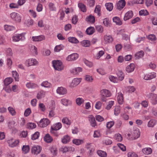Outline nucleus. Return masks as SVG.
I'll return each mask as SVG.
<instances>
[{
    "instance_id": "obj_1",
    "label": "nucleus",
    "mask_w": 157,
    "mask_h": 157,
    "mask_svg": "<svg viewBox=\"0 0 157 157\" xmlns=\"http://www.w3.org/2000/svg\"><path fill=\"white\" fill-rule=\"evenodd\" d=\"M52 66L56 70L60 71L64 69V66L62 62L59 60H54L52 61Z\"/></svg>"
},
{
    "instance_id": "obj_2",
    "label": "nucleus",
    "mask_w": 157,
    "mask_h": 157,
    "mask_svg": "<svg viewBox=\"0 0 157 157\" xmlns=\"http://www.w3.org/2000/svg\"><path fill=\"white\" fill-rule=\"evenodd\" d=\"M25 33H22L17 34L12 37V40L14 42H18L20 40H23L25 39Z\"/></svg>"
},
{
    "instance_id": "obj_3",
    "label": "nucleus",
    "mask_w": 157,
    "mask_h": 157,
    "mask_svg": "<svg viewBox=\"0 0 157 157\" xmlns=\"http://www.w3.org/2000/svg\"><path fill=\"white\" fill-rule=\"evenodd\" d=\"M25 64L28 67L32 66H36L38 64V61L35 59H29L26 60Z\"/></svg>"
},
{
    "instance_id": "obj_4",
    "label": "nucleus",
    "mask_w": 157,
    "mask_h": 157,
    "mask_svg": "<svg viewBox=\"0 0 157 157\" xmlns=\"http://www.w3.org/2000/svg\"><path fill=\"white\" fill-rule=\"evenodd\" d=\"M7 142L10 147H13L17 146L19 143V140L18 139L15 140L11 138L8 140Z\"/></svg>"
},
{
    "instance_id": "obj_5",
    "label": "nucleus",
    "mask_w": 157,
    "mask_h": 157,
    "mask_svg": "<svg viewBox=\"0 0 157 157\" xmlns=\"http://www.w3.org/2000/svg\"><path fill=\"white\" fill-rule=\"evenodd\" d=\"M10 16L12 19L18 22H20L21 20V17L18 13L13 12L10 14Z\"/></svg>"
},
{
    "instance_id": "obj_6",
    "label": "nucleus",
    "mask_w": 157,
    "mask_h": 157,
    "mask_svg": "<svg viewBox=\"0 0 157 157\" xmlns=\"http://www.w3.org/2000/svg\"><path fill=\"white\" fill-rule=\"evenodd\" d=\"M147 96L151 100L153 104L155 105L157 104V95L156 94L150 93L147 94Z\"/></svg>"
},
{
    "instance_id": "obj_7",
    "label": "nucleus",
    "mask_w": 157,
    "mask_h": 157,
    "mask_svg": "<svg viewBox=\"0 0 157 157\" xmlns=\"http://www.w3.org/2000/svg\"><path fill=\"white\" fill-rule=\"evenodd\" d=\"M41 147L39 146H33L31 148V152L32 154L37 155L39 154L41 151Z\"/></svg>"
},
{
    "instance_id": "obj_8",
    "label": "nucleus",
    "mask_w": 157,
    "mask_h": 157,
    "mask_svg": "<svg viewBox=\"0 0 157 157\" xmlns=\"http://www.w3.org/2000/svg\"><path fill=\"white\" fill-rule=\"evenodd\" d=\"M50 122V121L47 118H43L40 121L39 125L41 127H45L47 126Z\"/></svg>"
},
{
    "instance_id": "obj_9",
    "label": "nucleus",
    "mask_w": 157,
    "mask_h": 157,
    "mask_svg": "<svg viewBox=\"0 0 157 157\" xmlns=\"http://www.w3.org/2000/svg\"><path fill=\"white\" fill-rule=\"evenodd\" d=\"M78 57V55L76 53H74L69 55L66 58L67 61H72L76 60Z\"/></svg>"
},
{
    "instance_id": "obj_10",
    "label": "nucleus",
    "mask_w": 157,
    "mask_h": 157,
    "mask_svg": "<svg viewBox=\"0 0 157 157\" xmlns=\"http://www.w3.org/2000/svg\"><path fill=\"white\" fill-rule=\"evenodd\" d=\"M126 2L124 0H120L117 4V8L119 10H122L125 6Z\"/></svg>"
},
{
    "instance_id": "obj_11",
    "label": "nucleus",
    "mask_w": 157,
    "mask_h": 157,
    "mask_svg": "<svg viewBox=\"0 0 157 157\" xmlns=\"http://www.w3.org/2000/svg\"><path fill=\"white\" fill-rule=\"evenodd\" d=\"M156 73L154 72L149 73L145 75L144 77V79L145 80H150L156 77Z\"/></svg>"
},
{
    "instance_id": "obj_12",
    "label": "nucleus",
    "mask_w": 157,
    "mask_h": 157,
    "mask_svg": "<svg viewBox=\"0 0 157 157\" xmlns=\"http://www.w3.org/2000/svg\"><path fill=\"white\" fill-rule=\"evenodd\" d=\"M82 71V68L81 67H78L72 69L70 70L71 73L74 75H78L79 73Z\"/></svg>"
},
{
    "instance_id": "obj_13",
    "label": "nucleus",
    "mask_w": 157,
    "mask_h": 157,
    "mask_svg": "<svg viewBox=\"0 0 157 157\" xmlns=\"http://www.w3.org/2000/svg\"><path fill=\"white\" fill-rule=\"evenodd\" d=\"M57 93L59 95H64L67 94V90L65 88L63 87H58L56 90Z\"/></svg>"
},
{
    "instance_id": "obj_14",
    "label": "nucleus",
    "mask_w": 157,
    "mask_h": 157,
    "mask_svg": "<svg viewBox=\"0 0 157 157\" xmlns=\"http://www.w3.org/2000/svg\"><path fill=\"white\" fill-rule=\"evenodd\" d=\"M32 39L34 41L39 42L45 40V37L44 36L41 35L39 36H33Z\"/></svg>"
},
{
    "instance_id": "obj_15",
    "label": "nucleus",
    "mask_w": 157,
    "mask_h": 157,
    "mask_svg": "<svg viewBox=\"0 0 157 157\" xmlns=\"http://www.w3.org/2000/svg\"><path fill=\"white\" fill-rule=\"evenodd\" d=\"M133 16L132 12V11H129L125 14L124 20L125 21H127L132 18Z\"/></svg>"
},
{
    "instance_id": "obj_16",
    "label": "nucleus",
    "mask_w": 157,
    "mask_h": 157,
    "mask_svg": "<svg viewBox=\"0 0 157 157\" xmlns=\"http://www.w3.org/2000/svg\"><path fill=\"white\" fill-rule=\"evenodd\" d=\"M81 81V79L80 78H75L74 79L71 84V86L73 87L76 86L78 85Z\"/></svg>"
},
{
    "instance_id": "obj_17",
    "label": "nucleus",
    "mask_w": 157,
    "mask_h": 157,
    "mask_svg": "<svg viewBox=\"0 0 157 157\" xmlns=\"http://www.w3.org/2000/svg\"><path fill=\"white\" fill-rule=\"evenodd\" d=\"M135 68V65L133 63H131L126 67V70L128 73H130L134 70Z\"/></svg>"
},
{
    "instance_id": "obj_18",
    "label": "nucleus",
    "mask_w": 157,
    "mask_h": 157,
    "mask_svg": "<svg viewBox=\"0 0 157 157\" xmlns=\"http://www.w3.org/2000/svg\"><path fill=\"white\" fill-rule=\"evenodd\" d=\"M89 118L91 126L93 127L96 126V124L94 117L92 115H90L89 117Z\"/></svg>"
},
{
    "instance_id": "obj_19",
    "label": "nucleus",
    "mask_w": 157,
    "mask_h": 157,
    "mask_svg": "<svg viewBox=\"0 0 157 157\" xmlns=\"http://www.w3.org/2000/svg\"><path fill=\"white\" fill-rule=\"evenodd\" d=\"M26 86L29 89H34L38 87L37 84L31 82L27 83L26 84Z\"/></svg>"
},
{
    "instance_id": "obj_20",
    "label": "nucleus",
    "mask_w": 157,
    "mask_h": 157,
    "mask_svg": "<svg viewBox=\"0 0 157 157\" xmlns=\"http://www.w3.org/2000/svg\"><path fill=\"white\" fill-rule=\"evenodd\" d=\"M117 99L118 103L120 105L122 104L123 102V96L121 92L118 93Z\"/></svg>"
},
{
    "instance_id": "obj_21",
    "label": "nucleus",
    "mask_w": 157,
    "mask_h": 157,
    "mask_svg": "<svg viewBox=\"0 0 157 157\" xmlns=\"http://www.w3.org/2000/svg\"><path fill=\"white\" fill-rule=\"evenodd\" d=\"M102 96L103 97H109L111 96V94L109 91L107 90L103 89L101 91Z\"/></svg>"
},
{
    "instance_id": "obj_22",
    "label": "nucleus",
    "mask_w": 157,
    "mask_h": 157,
    "mask_svg": "<svg viewBox=\"0 0 157 157\" xmlns=\"http://www.w3.org/2000/svg\"><path fill=\"white\" fill-rule=\"evenodd\" d=\"M62 126V125L61 123L58 122L51 126V128L52 129H54L56 131H57L60 129L61 128Z\"/></svg>"
},
{
    "instance_id": "obj_23",
    "label": "nucleus",
    "mask_w": 157,
    "mask_h": 157,
    "mask_svg": "<svg viewBox=\"0 0 157 157\" xmlns=\"http://www.w3.org/2000/svg\"><path fill=\"white\" fill-rule=\"evenodd\" d=\"M46 94V92L43 90H41L39 91L37 95V98L39 99H40L44 97Z\"/></svg>"
},
{
    "instance_id": "obj_24",
    "label": "nucleus",
    "mask_w": 157,
    "mask_h": 157,
    "mask_svg": "<svg viewBox=\"0 0 157 157\" xmlns=\"http://www.w3.org/2000/svg\"><path fill=\"white\" fill-rule=\"evenodd\" d=\"M13 81V79L10 77H8L6 78L4 81V85L7 86L10 84Z\"/></svg>"
},
{
    "instance_id": "obj_25",
    "label": "nucleus",
    "mask_w": 157,
    "mask_h": 157,
    "mask_svg": "<svg viewBox=\"0 0 157 157\" xmlns=\"http://www.w3.org/2000/svg\"><path fill=\"white\" fill-rule=\"evenodd\" d=\"M143 153L145 155L151 154L152 151V150L150 147H146L142 150Z\"/></svg>"
},
{
    "instance_id": "obj_26",
    "label": "nucleus",
    "mask_w": 157,
    "mask_h": 157,
    "mask_svg": "<svg viewBox=\"0 0 157 157\" xmlns=\"http://www.w3.org/2000/svg\"><path fill=\"white\" fill-rule=\"evenodd\" d=\"M44 141L48 143L51 142L53 140L52 137L48 134H47L44 137Z\"/></svg>"
},
{
    "instance_id": "obj_27",
    "label": "nucleus",
    "mask_w": 157,
    "mask_h": 157,
    "mask_svg": "<svg viewBox=\"0 0 157 157\" xmlns=\"http://www.w3.org/2000/svg\"><path fill=\"white\" fill-rule=\"evenodd\" d=\"M86 21L91 23H94L95 21V18L94 16L90 15L87 16L86 18Z\"/></svg>"
},
{
    "instance_id": "obj_28",
    "label": "nucleus",
    "mask_w": 157,
    "mask_h": 157,
    "mask_svg": "<svg viewBox=\"0 0 157 157\" xmlns=\"http://www.w3.org/2000/svg\"><path fill=\"white\" fill-rule=\"evenodd\" d=\"M30 150L29 147V145H24L23 146L22 150L23 153L26 154L29 152Z\"/></svg>"
},
{
    "instance_id": "obj_29",
    "label": "nucleus",
    "mask_w": 157,
    "mask_h": 157,
    "mask_svg": "<svg viewBox=\"0 0 157 157\" xmlns=\"http://www.w3.org/2000/svg\"><path fill=\"white\" fill-rule=\"evenodd\" d=\"M55 108V106L50 107V109L51 110L49 111V113L48 115L49 117H52L55 115V112H54Z\"/></svg>"
},
{
    "instance_id": "obj_30",
    "label": "nucleus",
    "mask_w": 157,
    "mask_h": 157,
    "mask_svg": "<svg viewBox=\"0 0 157 157\" xmlns=\"http://www.w3.org/2000/svg\"><path fill=\"white\" fill-rule=\"evenodd\" d=\"M156 121L154 119L151 120L148 123L147 126L149 127H153L156 124Z\"/></svg>"
},
{
    "instance_id": "obj_31",
    "label": "nucleus",
    "mask_w": 157,
    "mask_h": 157,
    "mask_svg": "<svg viewBox=\"0 0 157 157\" xmlns=\"http://www.w3.org/2000/svg\"><path fill=\"white\" fill-rule=\"evenodd\" d=\"M78 6L81 10L83 12H85L86 11V6L83 3H78Z\"/></svg>"
},
{
    "instance_id": "obj_32",
    "label": "nucleus",
    "mask_w": 157,
    "mask_h": 157,
    "mask_svg": "<svg viewBox=\"0 0 157 157\" xmlns=\"http://www.w3.org/2000/svg\"><path fill=\"white\" fill-rule=\"evenodd\" d=\"M105 6L106 7L107 10L109 11H112L113 9V3H112L109 2L106 3L105 4Z\"/></svg>"
},
{
    "instance_id": "obj_33",
    "label": "nucleus",
    "mask_w": 157,
    "mask_h": 157,
    "mask_svg": "<svg viewBox=\"0 0 157 157\" xmlns=\"http://www.w3.org/2000/svg\"><path fill=\"white\" fill-rule=\"evenodd\" d=\"M81 45L84 47H88L90 45V42L87 40H85L82 41L81 43Z\"/></svg>"
},
{
    "instance_id": "obj_34",
    "label": "nucleus",
    "mask_w": 157,
    "mask_h": 157,
    "mask_svg": "<svg viewBox=\"0 0 157 157\" xmlns=\"http://www.w3.org/2000/svg\"><path fill=\"white\" fill-rule=\"evenodd\" d=\"M94 29L93 27H90L88 28L86 32L87 34L90 35L94 33Z\"/></svg>"
},
{
    "instance_id": "obj_35",
    "label": "nucleus",
    "mask_w": 157,
    "mask_h": 157,
    "mask_svg": "<svg viewBox=\"0 0 157 157\" xmlns=\"http://www.w3.org/2000/svg\"><path fill=\"white\" fill-rule=\"evenodd\" d=\"M97 153L98 155L101 157H107V153L104 151L102 150H98L97 151Z\"/></svg>"
},
{
    "instance_id": "obj_36",
    "label": "nucleus",
    "mask_w": 157,
    "mask_h": 157,
    "mask_svg": "<svg viewBox=\"0 0 157 157\" xmlns=\"http://www.w3.org/2000/svg\"><path fill=\"white\" fill-rule=\"evenodd\" d=\"M60 102L61 103L65 106H67L69 103H71V101L65 98L62 99L61 100Z\"/></svg>"
},
{
    "instance_id": "obj_37",
    "label": "nucleus",
    "mask_w": 157,
    "mask_h": 157,
    "mask_svg": "<svg viewBox=\"0 0 157 157\" xmlns=\"http://www.w3.org/2000/svg\"><path fill=\"white\" fill-rule=\"evenodd\" d=\"M36 127V124L33 123H29L26 125V128L29 129H33L35 128Z\"/></svg>"
},
{
    "instance_id": "obj_38",
    "label": "nucleus",
    "mask_w": 157,
    "mask_h": 157,
    "mask_svg": "<svg viewBox=\"0 0 157 157\" xmlns=\"http://www.w3.org/2000/svg\"><path fill=\"white\" fill-rule=\"evenodd\" d=\"M42 86L46 88H50L51 87V84L48 81H45L43 82L41 84Z\"/></svg>"
},
{
    "instance_id": "obj_39",
    "label": "nucleus",
    "mask_w": 157,
    "mask_h": 157,
    "mask_svg": "<svg viewBox=\"0 0 157 157\" xmlns=\"http://www.w3.org/2000/svg\"><path fill=\"white\" fill-rule=\"evenodd\" d=\"M113 20L114 22L116 23L117 25H121L122 24V22L119 17H115L113 18Z\"/></svg>"
},
{
    "instance_id": "obj_40",
    "label": "nucleus",
    "mask_w": 157,
    "mask_h": 157,
    "mask_svg": "<svg viewBox=\"0 0 157 157\" xmlns=\"http://www.w3.org/2000/svg\"><path fill=\"white\" fill-rule=\"evenodd\" d=\"M144 55V52L142 51H141L139 52L136 53L135 55V57L136 59H137L141 58Z\"/></svg>"
},
{
    "instance_id": "obj_41",
    "label": "nucleus",
    "mask_w": 157,
    "mask_h": 157,
    "mask_svg": "<svg viewBox=\"0 0 157 157\" xmlns=\"http://www.w3.org/2000/svg\"><path fill=\"white\" fill-rule=\"evenodd\" d=\"M104 40L106 43H110L113 41V39L111 36H105Z\"/></svg>"
},
{
    "instance_id": "obj_42",
    "label": "nucleus",
    "mask_w": 157,
    "mask_h": 157,
    "mask_svg": "<svg viewBox=\"0 0 157 157\" xmlns=\"http://www.w3.org/2000/svg\"><path fill=\"white\" fill-rule=\"evenodd\" d=\"M12 75L15 81H18L19 80V76L16 71H12Z\"/></svg>"
},
{
    "instance_id": "obj_43",
    "label": "nucleus",
    "mask_w": 157,
    "mask_h": 157,
    "mask_svg": "<svg viewBox=\"0 0 157 157\" xmlns=\"http://www.w3.org/2000/svg\"><path fill=\"white\" fill-rule=\"evenodd\" d=\"M70 140V137L67 136H64L62 139V142L64 144H66L69 142Z\"/></svg>"
},
{
    "instance_id": "obj_44",
    "label": "nucleus",
    "mask_w": 157,
    "mask_h": 157,
    "mask_svg": "<svg viewBox=\"0 0 157 157\" xmlns=\"http://www.w3.org/2000/svg\"><path fill=\"white\" fill-rule=\"evenodd\" d=\"M4 29L7 31H10L14 30L15 29V27L11 25H5L4 26Z\"/></svg>"
},
{
    "instance_id": "obj_45",
    "label": "nucleus",
    "mask_w": 157,
    "mask_h": 157,
    "mask_svg": "<svg viewBox=\"0 0 157 157\" xmlns=\"http://www.w3.org/2000/svg\"><path fill=\"white\" fill-rule=\"evenodd\" d=\"M8 109L10 114L13 116L16 115V112L15 109L12 107L10 106L8 107Z\"/></svg>"
},
{
    "instance_id": "obj_46",
    "label": "nucleus",
    "mask_w": 157,
    "mask_h": 157,
    "mask_svg": "<svg viewBox=\"0 0 157 157\" xmlns=\"http://www.w3.org/2000/svg\"><path fill=\"white\" fill-rule=\"evenodd\" d=\"M73 142L76 145H79L83 143V141L82 140L75 139L73 140Z\"/></svg>"
},
{
    "instance_id": "obj_47",
    "label": "nucleus",
    "mask_w": 157,
    "mask_h": 157,
    "mask_svg": "<svg viewBox=\"0 0 157 157\" xmlns=\"http://www.w3.org/2000/svg\"><path fill=\"white\" fill-rule=\"evenodd\" d=\"M68 40L69 42L77 44L78 43V40L74 37H69Z\"/></svg>"
},
{
    "instance_id": "obj_48",
    "label": "nucleus",
    "mask_w": 157,
    "mask_h": 157,
    "mask_svg": "<svg viewBox=\"0 0 157 157\" xmlns=\"http://www.w3.org/2000/svg\"><path fill=\"white\" fill-rule=\"evenodd\" d=\"M62 121L63 123L67 124L68 125H70L71 124L70 121L67 117H64L62 119Z\"/></svg>"
},
{
    "instance_id": "obj_49",
    "label": "nucleus",
    "mask_w": 157,
    "mask_h": 157,
    "mask_svg": "<svg viewBox=\"0 0 157 157\" xmlns=\"http://www.w3.org/2000/svg\"><path fill=\"white\" fill-rule=\"evenodd\" d=\"M117 75L120 80H122L124 79V75L122 71H119L117 73Z\"/></svg>"
},
{
    "instance_id": "obj_50",
    "label": "nucleus",
    "mask_w": 157,
    "mask_h": 157,
    "mask_svg": "<svg viewBox=\"0 0 157 157\" xmlns=\"http://www.w3.org/2000/svg\"><path fill=\"white\" fill-rule=\"evenodd\" d=\"M86 80L88 82H91L93 80V78L92 76L89 75H86L85 76Z\"/></svg>"
},
{
    "instance_id": "obj_51",
    "label": "nucleus",
    "mask_w": 157,
    "mask_h": 157,
    "mask_svg": "<svg viewBox=\"0 0 157 157\" xmlns=\"http://www.w3.org/2000/svg\"><path fill=\"white\" fill-rule=\"evenodd\" d=\"M39 136V132H36L32 136L31 139L33 140H36L38 138Z\"/></svg>"
},
{
    "instance_id": "obj_52",
    "label": "nucleus",
    "mask_w": 157,
    "mask_h": 157,
    "mask_svg": "<svg viewBox=\"0 0 157 157\" xmlns=\"http://www.w3.org/2000/svg\"><path fill=\"white\" fill-rule=\"evenodd\" d=\"M63 48V46L62 45H59L56 46L54 50L56 52H59Z\"/></svg>"
},
{
    "instance_id": "obj_53",
    "label": "nucleus",
    "mask_w": 157,
    "mask_h": 157,
    "mask_svg": "<svg viewBox=\"0 0 157 157\" xmlns=\"http://www.w3.org/2000/svg\"><path fill=\"white\" fill-rule=\"evenodd\" d=\"M84 102V100L82 98H78L76 100V103L78 105H80L82 103H83Z\"/></svg>"
},
{
    "instance_id": "obj_54",
    "label": "nucleus",
    "mask_w": 157,
    "mask_h": 157,
    "mask_svg": "<svg viewBox=\"0 0 157 157\" xmlns=\"http://www.w3.org/2000/svg\"><path fill=\"white\" fill-rule=\"evenodd\" d=\"M101 10V6L100 5H97L96 6L95 10L94 12L97 13L98 15L100 16L101 15L100 13Z\"/></svg>"
},
{
    "instance_id": "obj_55",
    "label": "nucleus",
    "mask_w": 157,
    "mask_h": 157,
    "mask_svg": "<svg viewBox=\"0 0 157 157\" xmlns=\"http://www.w3.org/2000/svg\"><path fill=\"white\" fill-rule=\"evenodd\" d=\"M140 132L138 130H135L133 132V136L136 139L138 138L140 136Z\"/></svg>"
},
{
    "instance_id": "obj_56",
    "label": "nucleus",
    "mask_w": 157,
    "mask_h": 157,
    "mask_svg": "<svg viewBox=\"0 0 157 157\" xmlns=\"http://www.w3.org/2000/svg\"><path fill=\"white\" fill-rule=\"evenodd\" d=\"M96 30L99 32L102 33L103 30V27L101 25H96L95 27Z\"/></svg>"
},
{
    "instance_id": "obj_57",
    "label": "nucleus",
    "mask_w": 157,
    "mask_h": 157,
    "mask_svg": "<svg viewBox=\"0 0 157 157\" xmlns=\"http://www.w3.org/2000/svg\"><path fill=\"white\" fill-rule=\"evenodd\" d=\"M139 14L140 15L146 16L148 14V12L146 10H143L139 11Z\"/></svg>"
},
{
    "instance_id": "obj_58",
    "label": "nucleus",
    "mask_w": 157,
    "mask_h": 157,
    "mask_svg": "<svg viewBox=\"0 0 157 157\" xmlns=\"http://www.w3.org/2000/svg\"><path fill=\"white\" fill-rule=\"evenodd\" d=\"M31 50L32 52L34 55H36L37 54V48L34 46H33L31 47Z\"/></svg>"
},
{
    "instance_id": "obj_59",
    "label": "nucleus",
    "mask_w": 157,
    "mask_h": 157,
    "mask_svg": "<svg viewBox=\"0 0 157 157\" xmlns=\"http://www.w3.org/2000/svg\"><path fill=\"white\" fill-rule=\"evenodd\" d=\"M120 112V108L119 106H117L114 109V114L116 116L118 115Z\"/></svg>"
},
{
    "instance_id": "obj_60",
    "label": "nucleus",
    "mask_w": 157,
    "mask_h": 157,
    "mask_svg": "<svg viewBox=\"0 0 157 157\" xmlns=\"http://www.w3.org/2000/svg\"><path fill=\"white\" fill-rule=\"evenodd\" d=\"M114 122L113 121H110L107 123L106 127L109 129L114 124Z\"/></svg>"
},
{
    "instance_id": "obj_61",
    "label": "nucleus",
    "mask_w": 157,
    "mask_h": 157,
    "mask_svg": "<svg viewBox=\"0 0 157 157\" xmlns=\"http://www.w3.org/2000/svg\"><path fill=\"white\" fill-rule=\"evenodd\" d=\"M105 53L104 51L102 50L100 51L97 55V58L99 59Z\"/></svg>"
},
{
    "instance_id": "obj_62",
    "label": "nucleus",
    "mask_w": 157,
    "mask_h": 157,
    "mask_svg": "<svg viewBox=\"0 0 157 157\" xmlns=\"http://www.w3.org/2000/svg\"><path fill=\"white\" fill-rule=\"evenodd\" d=\"M83 61L84 63L86 64V65L89 67H90L93 66V64L92 62H89L85 59H84Z\"/></svg>"
},
{
    "instance_id": "obj_63",
    "label": "nucleus",
    "mask_w": 157,
    "mask_h": 157,
    "mask_svg": "<svg viewBox=\"0 0 157 157\" xmlns=\"http://www.w3.org/2000/svg\"><path fill=\"white\" fill-rule=\"evenodd\" d=\"M16 124V122L14 121H12L8 123V126L10 128H12Z\"/></svg>"
},
{
    "instance_id": "obj_64",
    "label": "nucleus",
    "mask_w": 157,
    "mask_h": 157,
    "mask_svg": "<svg viewBox=\"0 0 157 157\" xmlns=\"http://www.w3.org/2000/svg\"><path fill=\"white\" fill-rule=\"evenodd\" d=\"M128 157H138L137 154L134 152H130L128 153Z\"/></svg>"
}]
</instances>
